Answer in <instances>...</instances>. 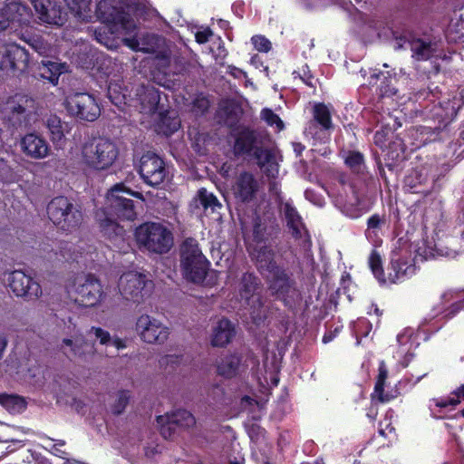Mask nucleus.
<instances>
[{"mask_svg": "<svg viewBox=\"0 0 464 464\" xmlns=\"http://www.w3.org/2000/svg\"><path fill=\"white\" fill-rule=\"evenodd\" d=\"M69 209V205H65V208H59L58 205H47L46 211L49 215V218L53 223L58 227H61L64 216H66V210Z\"/></svg>", "mask_w": 464, "mask_h": 464, "instance_id": "c03bdc74", "label": "nucleus"}, {"mask_svg": "<svg viewBox=\"0 0 464 464\" xmlns=\"http://www.w3.org/2000/svg\"><path fill=\"white\" fill-rule=\"evenodd\" d=\"M266 230V227L263 226L260 218H256L253 232L256 246L249 245L248 251L256 259L260 272L266 276L272 295L282 300L286 306L292 307L301 299L300 293L292 285L285 271L274 262L273 251L266 246H258L264 240Z\"/></svg>", "mask_w": 464, "mask_h": 464, "instance_id": "f257e3e1", "label": "nucleus"}, {"mask_svg": "<svg viewBox=\"0 0 464 464\" xmlns=\"http://www.w3.org/2000/svg\"><path fill=\"white\" fill-rule=\"evenodd\" d=\"M41 23L61 25L63 23L61 6L54 0H31Z\"/></svg>", "mask_w": 464, "mask_h": 464, "instance_id": "aec40b11", "label": "nucleus"}, {"mask_svg": "<svg viewBox=\"0 0 464 464\" xmlns=\"http://www.w3.org/2000/svg\"><path fill=\"white\" fill-rule=\"evenodd\" d=\"M28 52L16 44H7L6 70L24 72L28 65Z\"/></svg>", "mask_w": 464, "mask_h": 464, "instance_id": "bb28decb", "label": "nucleus"}, {"mask_svg": "<svg viewBox=\"0 0 464 464\" xmlns=\"http://www.w3.org/2000/svg\"><path fill=\"white\" fill-rule=\"evenodd\" d=\"M464 400V384L455 390L447 397L432 399L429 408L433 418L443 419Z\"/></svg>", "mask_w": 464, "mask_h": 464, "instance_id": "6ab92c4d", "label": "nucleus"}, {"mask_svg": "<svg viewBox=\"0 0 464 464\" xmlns=\"http://www.w3.org/2000/svg\"><path fill=\"white\" fill-rule=\"evenodd\" d=\"M380 230H368L365 231V237L368 241L372 244L374 247L381 246L382 240L379 235Z\"/></svg>", "mask_w": 464, "mask_h": 464, "instance_id": "4d7b16f0", "label": "nucleus"}, {"mask_svg": "<svg viewBox=\"0 0 464 464\" xmlns=\"http://www.w3.org/2000/svg\"><path fill=\"white\" fill-rule=\"evenodd\" d=\"M427 180V172L424 169L411 170L404 179V184L412 193L427 194L425 190L418 188L419 186L424 184Z\"/></svg>", "mask_w": 464, "mask_h": 464, "instance_id": "72a5a7b5", "label": "nucleus"}, {"mask_svg": "<svg viewBox=\"0 0 464 464\" xmlns=\"http://www.w3.org/2000/svg\"><path fill=\"white\" fill-rule=\"evenodd\" d=\"M414 252L415 256L413 258H404V252L402 249L393 251L391 257V264L388 268L389 273L387 277L383 273L381 255L376 249H373L371 252L368 258V264L374 277L380 284H395L415 274V262L418 258L420 260H427L435 256L434 248L431 246L427 245V241L424 239L414 246Z\"/></svg>", "mask_w": 464, "mask_h": 464, "instance_id": "f03ea898", "label": "nucleus"}, {"mask_svg": "<svg viewBox=\"0 0 464 464\" xmlns=\"http://www.w3.org/2000/svg\"><path fill=\"white\" fill-rule=\"evenodd\" d=\"M7 346V339L6 336L3 334H0V359L3 356V353Z\"/></svg>", "mask_w": 464, "mask_h": 464, "instance_id": "69168bd1", "label": "nucleus"}, {"mask_svg": "<svg viewBox=\"0 0 464 464\" xmlns=\"http://www.w3.org/2000/svg\"><path fill=\"white\" fill-rule=\"evenodd\" d=\"M73 205H69V209L66 210V216H64L63 223L60 227L61 229L70 231L78 227L82 220V212L78 209H74Z\"/></svg>", "mask_w": 464, "mask_h": 464, "instance_id": "58836bf2", "label": "nucleus"}, {"mask_svg": "<svg viewBox=\"0 0 464 464\" xmlns=\"http://www.w3.org/2000/svg\"><path fill=\"white\" fill-rule=\"evenodd\" d=\"M378 432L381 436L391 441L396 438L395 429L392 426L391 420L387 418L381 421Z\"/></svg>", "mask_w": 464, "mask_h": 464, "instance_id": "8fccbe9b", "label": "nucleus"}, {"mask_svg": "<svg viewBox=\"0 0 464 464\" xmlns=\"http://www.w3.org/2000/svg\"><path fill=\"white\" fill-rule=\"evenodd\" d=\"M256 285V278L254 275L248 273L244 274L240 288V295L242 298H245L247 302L250 299L253 301H258L259 297L254 295Z\"/></svg>", "mask_w": 464, "mask_h": 464, "instance_id": "e433bc0d", "label": "nucleus"}, {"mask_svg": "<svg viewBox=\"0 0 464 464\" xmlns=\"http://www.w3.org/2000/svg\"><path fill=\"white\" fill-rule=\"evenodd\" d=\"M157 422L160 426V433L165 439H169L174 433L175 427L188 429L196 423L195 417L186 410H178L171 413L158 416Z\"/></svg>", "mask_w": 464, "mask_h": 464, "instance_id": "dca6fc26", "label": "nucleus"}, {"mask_svg": "<svg viewBox=\"0 0 464 464\" xmlns=\"http://www.w3.org/2000/svg\"><path fill=\"white\" fill-rule=\"evenodd\" d=\"M141 110L145 113L156 111L160 97L159 92L153 86H142L138 92Z\"/></svg>", "mask_w": 464, "mask_h": 464, "instance_id": "c756f323", "label": "nucleus"}, {"mask_svg": "<svg viewBox=\"0 0 464 464\" xmlns=\"http://www.w3.org/2000/svg\"><path fill=\"white\" fill-rule=\"evenodd\" d=\"M252 43L255 48L259 52H268L271 49V43L268 39L261 35L252 37Z\"/></svg>", "mask_w": 464, "mask_h": 464, "instance_id": "603ef678", "label": "nucleus"}, {"mask_svg": "<svg viewBox=\"0 0 464 464\" xmlns=\"http://www.w3.org/2000/svg\"><path fill=\"white\" fill-rule=\"evenodd\" d=\"M314 119L324 130H329L333 126L330 111L327 108V106H325L323 103H318L314 105Z\"/></svg>", "mask_w": 464, "mask_h": 464, "instance_id": "a19ab883", "label": "nucleus"}, {"mask_svg": "<svg viewBox=\"0 0 464 464\" xmlns=\"http://www.w3.org/2000/svg\"><path fill=\"white\" fill-rule=\"evenodd\" d=\"M398 349L394 357L406 367L413 357V351L418 346L412 329H405L397 335Z\"/></svg>", "mask_w": 464, "mask_h": 464, "instance_id": "412c9836", "label": "nucleus"}, {"mask_svg": "<svg viewBox=\"0 0 464 464\" xmlns=\"http://www.w3.org/2000/svg\"><path fill=\"white\" fill-rule=\"evenodd\" d=\"M110 344L114 345L118 350L125 347L123 341L118 338L113 340L111 339Z\"/></svg>", "mask_w": 464, "mask_h": 464, "instance_id": "774afa93", "label": "nucleus"}, {"mask_svg": "<svg viewBox=\"0 0 464 464\" xmlns=\"http://www.w3.org/2000/svg\"><path fill=\"white\" fill-rule=\"evenodd\" d=\"M384 222V219L382 218L379 215H372L367 222V229L368 230H380L381 225Z\"/></svg>", "mask_w": 464, "mask_h": 464, "instance_id": "13d9d810", "label": "nucleus"}, {"mask_svg": "<svg viewBox=\"0 0 464 464\" xmlns=\"http://www.w3.org/2000/svg\"><path fill=\"white\" fill-rule=\"evenodd\" d=\"M212 36V32L209 29L205 31H200L196 34V40L198 44H205L208 42L209 38Z\"/></svg>", "mask_w": 464, "mask_h": 464, "instance_id": "052dcab7", "label": "nucleus"}, {"mask_svg": "<svg viewBox=\"0 0 464 464\" xmlns=\"http://www.w3.org/2000/svg\"><path fill=\"white\" fill-rule=\"evenodd\" d=\"M392 80L393 79L390 78L387 83L383 82V84L380 87L382 96L390 97L396 94L397 91L392 85Z\"/></svg>", "mask_w": 464, "mask_h": 464, "instance_id": "bf43d9fd", "label": "nucleus"}, {"mask_svg": "<svg viewBox=\"0 0 464 464\" xmlns=\"http://www.w3.org/2000/svg\"><path fill=\"white\" fill-rule=\"evenodd\" d=\"M21 149L28 157L35 160L44 159L49 153L46 140L35 133H28L22 139Z\"/></svg>", "mask_w": 464, "mask_h": 464, "instance_id": "b1692460", "label": "nucleus"}, {"mask_svg": "<svg viewBox=\"0 0 464 464\" xmlns=\"http://www.w3.org/2000/svg\"><path fill=\"white\" fill-rule=\"evenodd\" d=\"M140 4L130 2L127 5V11L121 6L116 7L109 0H102L97 5V13L107 23L119 24L122 29L130 30L135 26L132 15H140Z\"/></svg>", "mask_w": 464, "mask_h": 464, "instance_id": "1a4fd4ad", "label": "nucleus"}, {"mask_svg": "<svg viewBox=\"0 0 464 464\" xmlns=\"http://www.w3.org/2000/svg\"><path fill=\"white\" fill-rule=\"evenodd\" d=\"M209 265L198 242L193 238H187L181 246V268L184 276L193 283H201Z\"/></svg>", "mask_w": 464, "mask_h": 464, "instance_id": "0eeeda50", "label": "nucleus"}, {"mask_svg": "<svg viewBox=\"0 0 464 464\" xmlns=\"http://www.w3.org/2000/svg\"><path fill=\"white\" fill-rule=\"evenodd\" d=\"M234 335L233 324L226 318H221L212 327L211 344L217 347L226 346L231 342Z\"/></svg>", "mask_w": 464, "mask_h": 464, "instance_id": "a878e982", "label": "nucleus"}, {"mask_svg": "<svg viewBox=\"0 0 464 464\" xmlns=\"http://www.w3.org/2000/svg\"><path fill=\"white\" fill-rule=\"evenodd\" d=\"M33 17L32 11L26 5L14 0H7L0 6V33L16 30L26 26Z\"/></svg>", "mask_w": 464, "mask_h": 464, "instance_id": "9d476101", "label": "nucleus"}, {"mask_svg": "<svg viewBox=\"0 0 464 464\" xmlns=\"http://www.w3.org/2000/svg\"><path fill=\"white\" fill-rule=\"evenodd\" d=\"M67 293L75 303L92 307L102 300L104 295L99 280L92 276H78L68 285Z\"/></svg>", "mask_w": 464, "mask_h": 464, "instance_id": "6e6552de", "label": "nucleus"}, {"mask_svg": "<svg viewBox=\"0 0 464 464\" xmlns=\"http://www.w3.org/2000/svg\"><path fill=\"white\" fill-rule=\"evenodd\" d=\"M135 239L141 250L155 254L168 253L173 246V235L162 223L145 222L135 229Z\"/></svg>", "mask_w": 464, "mask_h": 464, "instance_id": "39448f33", "label": "nucleus"}, {"mask_svg": "<svg viewBox=\"0 0 464 464\" xmlns=\"http://www.w3.org/2000/svg\"><path fill=\"white\" fill-rule=\"evenodd\" d=\"M258 188V182L254 175L249 172H243L238 176L233 187V191L237 199L242 202H249L255 198Z\"/></svg>", "mask_w": 464, "mask_h": 464, "instance_id": "4be33fe9", "label": "nucleus"}, {"mask_svg": "<svg viewBox=\"0 0 464 464\" xmlns=\"http://www.w3.org/2000/svg\"><path fill=\"white\" fill-rule=\"evenodd\" d=\"M178 360V357L177 356H174V355H168L164 358H162L160 361V363L161 365H167L169 364V362H174Z\"/></svg>", "mask_w": 464, "mask_h": 464, "instance_id": "338daca9", "label": "nucleus"}, {"mask_svg": "<svg viewBox=\"0 0 464 464\" xmlns=\"http://www.w3.org/2000/svg\"><path fill=\"white\" fill-rule=\"evenodd\" d=\"M130 392L128 391H121L117 394V399L111 407V411L115 414H121L126 408L130 401Z\"/></svg>", "mask_w": 464, "mask_h": 464, "instance_id": "49530a36", "label": "nucleus"}, {"mask_svg": "<svg viewBox=\"0 0 464 464\" xmlns=\"http://www.w3.org/2000/svg\"><path fill=\"white\" fill-rule=\"evenodd\" d=\"M252 157L266 176L274 178L278 173V162L274 150L266 148L262 144L257 150H255Z\"/></svg>", "mask_w": 464, "mask_h": 464, "instance_id": "393cba45", "label": "nucleus"}, {"mask_svg": "<svg viewBox=\"0 0 464 464\" xmlns=\"http://www.w3.org/2000/svg\"><path fill=\"white\" fill-rule=\"evenodd\" d=\"M409 45L412 52V57L417 61H426L436 52L435 44L419 38L409 41Z\"/></svg>", "mask_w": 464, "mask_h": 464, "instance_id": "2f4dec72", "label": "nucleus"}, {"mask_svg": "<svg viewBox=\"0 0 464 464\" xmlns=\"http://www.w3.org/2000/svg\"><path fill=\"white\" fill-rule=\"evenodd\" d=\"M66 63L43 60L39 65V75L53 84H57L59 76L66 71Z\"/></svg>", "mask_w": 464, "mask_h": 464, "instance_id": "7c9ffc66", "label": "nucleus"}, {"mask_svg": "<svg viewBox=\"0 0 464 464\" xmlns=\"http://www.w3.org/2000/svg\"><path fill=\"white\" fill-rule=\"evenodd\" d=\"M82 155L88 167L96 170H105L117 160L119 149L111 140L98 137L84 143Z\"/></svg>", "mask_w": 464, "mask_h": 464, "instance_id": "423d86ee", "label": "nucleus"}, {"mask_svg": "<svg viewBox=\"0 0 464 464\" xmlns=\"http://www.w3.org/2000/svg\"><path fill=\"white\" fill-rule=\"evenodd\" d=\"M345 164L356 173H361L364 169V160L362 153L358 151H350L345 158Z\"/></svg>", "mask_w": 464, "mask_h": 464, "instance_id": "37998d69", "label": "nucleus"}, {"mask_svg": "<svg viewBox=\"0 0 464 464\" xmlns=\"http://www.w3.org/2000/svg\"><path fill=\"white\" fill-rule=\"evenodd\" d=\"M0 404L11 413H18L26 408L24 398L13 394H1Z\"/></svg>", "mask_w": 464, "mask_h": 464, "instance_id": "c9c22d12", "label": "nucleus"}, {"mask_svg": "<svg viewBox=\"0 0 464 464\" xmlns=\"http://www.w3.org/2000/svg\"><path fill=\"white\" fill-rule=\"evenodd\" d=\"M136 331L141 340L148 343H163L169 335L168 326L148 314H142L138 318Z\"/></svg>", "mask_w": 464, "mask_h": 464, "instance_id": "f8f14e48", "label": "nucleus"}, {"mask_svg": "<svg viewBox=\"0 0 464 464\" xmlns=\"http://www.w3.org/2000/svg\"><path fill=\"white\" fill-rule=\"evenodd\" d=\"M35 100L23 93L8 97L0 105V121L11 133L25 129L36 113Z\"/></svg>", "mask_w": 464, "mask_h": 464, "instance_id": "20e7f679", "label": "nucleus"}, {"mask_svg": "<svg viewBox=\"0 0 464 464\" xmlns=\"http://www.w3.org/2000/svg\"><path fill=\"white\" fill-rule=\"evenodd\" d=\"M7 44L0 45V70H6Z\"/></svg>", "mask_w": 464, "mask_h": 464, "instance_id": "680f3d73", "label": "nucleus"}, {"mask_svg": "<svg viewBox=\"0 0 464 464\" xmlns=\"http://www.w3.org/2000/svg\"><path fill=\"white\" fill-rule=\"evenodd\" d=\"M219 113L221 117H223V115H226L228 119L234 113V108L232 107L231 104L228 103L222 104L220 106Z\"/></svg>", "mask_w": 464, "mask_h": 464, "instance_id": "e2e57ef3", "label": "nucleus"}, {"mask_svg": "<svg viewBox=\"0 0 464 464\" xmlns=\"http://www.w3.org/2000/svg\"><path fill=\"white\" fill-rule=\"evenodd\" d=\"M196 200L199 203H218V198L213 195L212 192L208 191L207 188H202L198 191Z\"/></svg>", "mask_w": 464, "mask_h": 464, "instance_id": "5fc2aeb1", "label": "nucleus"}, {"mask_svg": "<svg viewBox=\"0 0 464 464\" xmlns=\"http://www.w3.org/2000/svg\"><path fill=\"white\" fill-rule=\"evenodd\" d=\"M72 338H64L61 344L63 353L69 358H82L88 347L84 338L79 334L76 325L68 326Z\"/></svg>", "mask_w": 464, "mask_h": 464, "instance_id": "5701e85b", "label": "nucleus"}, {"mask_svg": "<svg viewBox=\"0 0 464 464\" xmlns=\"http://www.w3.org/2000/svg\"><path fill=\"white\" fill-rule=\"evenodd\" d=\"M9 285L17 296L37 298L42 294L40 285L24 272L15 270L9 277Z\"/></svg>", "mask_w": 464, "mask_h": 464, "instance_id": "f3484780", "label": "nucleus"}, {"mask_svg": "<svg viewBox=\"0 0 464 464\" xmlns=\"http://www.w3.org/2000/svg\"><path fill=\"white\" fill-rule=\"evenodd\" d=\"M387 370L383 362H381L379 367V375L377 382L375 383L374 392L372 393V398L378 400L381 402H386L391 400V396L387 393H384V382L387 379Z\"/></svg>", "mask_w": 464, "mask_h": 464, "instance_id": "4c0bfd02", "label": "nucleus"}, {"mask_svg": "<svg viewBox=\"0 0 464 464\" xmlns=\"http://www.w3.org/2000/svg\"><path fill=\"white\" fill-rule=\"evenodd\" d=\"M285 215L286 219V224L291 229L293 236L295 238H299L303 240V242L309 243L310 237L308 231L306 230L300 215L297 213L295 208L292 205H285Z\"/></svg>", "mask_w": 464, "mask_h": 464, "instance_id": "cd10ccee", "label": "nucleus"}, {"mask_svg": "<svg viewBox=\"0 0 464 464\" xmlns=\"http://www.w3.org/2000/svg\"><path fill=\"white\" fill-rule=\"evenodd\" d=\"M125 42L134 51L156 53L157 58L161 59L164 63H169V53L165 49L166 41L160 35L145 34L139 38L126 39Z\"/></svg>", "mask_w": 464, "mask_h": 464, "instance_id": "4468645a", "label": "nucleus"}, {"mask_svg": "<svg viewBox=\"0 0 464 464\" xmlns=\"http://www.w3.org/2000/svg\"><path fill=\"white\" fill-rule=\"evenodd\" d=\"M28 44L41 55H45L50 51L49 44L41 37H32L28 40Z\"/></svg>", "mask_w": 464, "mask_h": 464, "instance_id": "09e8293b", "label": "nucleus"}, {"mask_svg": "<svg viewBox=\"0 0 464 464\" xmlns=\"http://www.w3.org/2000/svg\"><path fill=\"white\" fill-rule=\"evenodd\" d=\"M137 217L134 205H106L96 213L102 233L120 251H126V232L117 219L134 220Z\"/></svg>", "mask_w": 464, "mask_h": 464, "instance_id": "7ed1b4c3", "label": "nucleus"}, {"mask_svg": "<svg viewBox=\"0 0 464 464\" xmlns=\"http://www.w3.org/2000/svg\"><path fill=\"white\" fill-rule=\"evenodd\" d=\"M147 276L138 271L123 273L118 283L119 292L128 301L140 302L148 284Z\"/></svg>", "mask_w": 464, "mask_h": 464, "instance_id": "ddd939ff", "label": "nucleus"}, {"mask_svg": "<svg viewBox=\"0 0 464 464\" xmlns=\"http://www.w3.org/2000/svg\"><path fill=\"white\" fill-rule=\"evenodd\" d=\"M270 192L276 196L274 200L279 201V203L283 200V198L279 196V188L276 182L270 183Z\"/></svg>", "mask_w": 464, "mask_h": 464, "instance_id": "0e129e2a", "label": "nucleus"}, {"mask_svg": "<svg viewBox=\"0 0 464 464\" xmlns=\"http://www.w3.org/2000/svg\"><path fill=\"white\" fill-rule=\"evenodd\" d=\"M90 334H93L100 341L101 344L108 345L111 343V335L109 332L100 327H92Z\"/></svg>", "mask_w": 464, "mask_h": 464, "instance_id": "864d4df0", "label": "nucleus"}, {"mask_svg": "<svg viewBox=\"0 0 464 464\" xmlns=\"http://www.w3.org/2000/svg\"><path fill=\"white\" fill-rule=\"evenodd\" d=\"M131 197L145 200L141 193L133 191L124 183L115 184L106 193V199L111 203H132Z\"/></svg>", "mask_w": 464, "mask_h": 464, "instance_id": "c85d7f7f", "label": "nucleus"}, {"mask_svg": "<svg viewBox=\"0 0 464 464\" xmlns=\"http://www.w3.org/2000/svg\"><path fill=\"white\" fill-rule=\"evenodd\" d=\"M372 331V324L365 318H359L353 323V332L356 337V343L360 344L361 339L366 337Z\"/></svg>", "mask_w": 464, "mask_h": 464, "instance_id": "79ce46f5", "label": "nucleus"}, {"mask_svg": "<svg viewBox=\"0 0 464 464\" xmlns=\"http://www.w3.org/2000/svg\"><path fill=\"white\" fill-rule=\"evenodd\" d=\"M240 360L237 355H227L218 364V374L230 378L237 374L239 368Z\"/></svg>", "mask_w": 464, "mask_h": 464, "instance_id": "f704fd0d", "label": "nucleus"}, {"mask_svg": "<svg viewBox=\"0 0 464 464\" xmlns=\"http://www.w3.org/2000/svg\"><path fill=\"white\" fill-rule=\"evenodd\" d=\"M209 107V101L203 96H198L192 103V111L196 115L204 114Z\"/></svg>", "mask_w": 464, "mask_h": 464, "instance_id": "3c124183", "label": "nucleus"}, {"mask_svg": "<svg viewBox=\"0 0 464 464\" xmlns=\"http://www.w3.org/2000/svg\"><path fill=\"white\" fill-rule=\"evenodd\" d=\"M45 125L53 143H60L64 140V133L67 131L68 126L58 116L50 115L46 119Z\"/></svg>", "mask_w": 464, "mask_h": 464, "instance_id": "473e14b6", "label": "nucleus"}, {"mask_svg": "<svg viewBox=\"0 0 464 464\" xmlns=\"http://www.w3.org/2000/svg\"><path fill=\"white\" fill-rule=\"evenodd\" d=\"M140 173L146 183L160 185L166 177L165 163L158 155L149 151L140 159Z\"/></svg>", "mask_w": 464, "mask_h": 464, "instance_id": "2eb2a0df", "label": "nucleus"}, {"mask_svg": "<svg viewBox=\"0 0 464 464\" xmlns=\"http://www.w3.org/2000/svg\"><path fill=\"white\" fill-rule=\"evenodd\" d=\"M337 207L340 212L350 218H357L367 211L360 205H337Z\"/></svg>", "mask_w": 464, "mask_h": 464, "instance_id": "de8ad7c7", "label": "nucleus"}, {"mask_svg": "<svg viewBox=\"0 0 464 464\" xmlns=\"http://www.w3.org/2000/svg\"><path fill=\"white\" fill-rule=\"evenodd\" d=\"M261 118L264 120L268 125L274 126L276 125L278 130H281L284 129V122L279 118L277 114H276L272 110L270 109H264L261 111Z\"/></svg>", "mask_w": 464, "mask_h": 464, "instance_id": "a18cd8bd", "label": "nucleus"}, {"mask_svg": "<svg viewBox=\"0 0 464 464\" xmlns=\"http://www.w3.org/2000/svg\"><path fill=\"white\" fill-rule=\"evenodd\" d=\"M0 179L5 182H11L14 179V174L12 169L2 160L0 162Z\"/></svg>", "mask_w": 464, "mask_h": 464, "instance_id": "6e6d98bb", "label": "nucleus"}, {"mask_svg": "<svg viewBox=\"0 0 464 464\" xmlns=\"http://www.w3.org/2000/svg\"><path fill=\"white\" fill-rule=\"evenodd\" d=\"M92 0H68L67 5L71 12L79 19H86L91 11Z\"/></svg>", "mask_w": 464, "mask_h": 464, "instance_id": "ea45409f", "label": "nucleus"}, {"mask_svg": "<svg viewBox=\"0 0 464 464\" xmlns=\"http://www.w3.org/2000/svg\"><path fill=\"white\" fill-rule=\"evenodd\" d=\"M67 111L81 120L94 121L101 114L95 98L86 92H74L66 97Z\"/></svg>", "mask_w": 464, "mask_h": 464, "instance_id": "9b49d317", "label": "nucleus"}, {"mask_svg": "<svg viewBox=\"0 0 464 464\" xmlns=\"http://www.w3.org/2000/svg\"><path fill=\"white\" fill-rule=\"evenodd\" d=\"M263 144L262 136L246 127L238 130L235 138L234 152L237 156H253Z\"/></svg>", "mask_w": 464, "mask_h": 464, "instance_id": "a211bd4d", "label": "nucleus"}]
</instances>
